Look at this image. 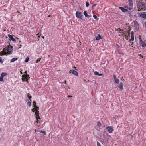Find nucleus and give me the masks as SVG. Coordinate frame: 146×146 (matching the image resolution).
I'll return each instance as SVG.
<instances>
[{"mask_svg":"<svg viewBox=\"0 0 146 146\" xmlns=\"http://www.w3.org/2000/svg\"><path fill=\"white\" fill-rule=\"evenodd\" d=\"M143 4L142 2H141L140 1H139L137 3V7L138 8V11H139L142 9L143 10H145Z\"/></svg>","mask_w":146,"mask_h":146,"instance_id":"nucleus-1","label":"nucleus"},{"mask_svg":"<svg viewBox=\"0 0 146 146\" xmlns=\"http://www.w3.org/2000/svg\"><path fill=\"white\" fill-rule=\"evenodd\" d=\"M13 49V47L12 46L10 45H9V46H8V48L7 49V51L6 52L7 54H11Z\"/></svg>","mask_w":146,"mask_h":146,"instance_id":"nucleus-2","label":"nucleus"},{"mask_svg":"<svg viewBox=\"0 0 146 146\" xmlns=\"http://www.w3.org/2000/svg\"><path fill=\"white\" fill-rule=\"evenodd\" d=\"M30 77L29 76V75L27 74L26 75H23L22 76V80L23 81H26L27 82H28V78H29Z\"/></svg>","mask_w":146,"mask_h":146,"instance_id":"nucleus-3","label":"nucleus"},{"mask_svg":"<svg viewBox=\"0 0 146 146\" xmlns=\"http://www.w3.org/2000/svg\"><path fill=\"white\" fill-rule=\"evenodd\" d=\"M130 30H129L128 32V35H127L125 34L126 32L125 31L120 32V33H121V34L123 36L125 37V38H127L130 36Z\"/></svg>","mask_w":146,"mask_h":146,"instance_id":"nucleus-4","label":"nucleus"},{"mask_svg":"<svg viewBox=\"0 0 146 146\" xmlns=\"http://www.w3.org/2000/svg\"><path fill=\"white\" fill-rule=\"evenodd\" d=\"M106 129L110 133H112L114 131V129L112 126L107 127L106 128Z\"/></svg>","mask_w":146,"mask_h":146,"instance_id":"nucleus-5","label":"nucleus"},{"mask_svg":"<svg viewBox=\"0 0 146 146\" xmlns=\"http://www.w3.org/2000/svg\"><path fill=\"white\" fill-rule=\"evenodd\" d=\"M76 17L78 18H79L82 19H83V15H82L80 12L77 11L76 12Z\"/></svg>","mask_w":146,"mask_h":146,"instance_id":"nucleus-6","label":"nucleus"},{"mask_svg":"<svg viewBox=\"0 0 146 146\" xmlns=\"http://www.w3.org/2000/svg\"><path fill=\"white\" fill-rule=\"evenodd\" d=\"M139 39L140 42V45L142 46V47H144L146 46L145 42L144 41H142L141 38L140 36H139Z\"/></svg>","mask_w":146,"mask_h":146,"instance_id":"nucleus-7","label":"nucleus"},{"mask_svg":"<svg viewBox=\"0 0 146 146\" xmlns=\"http://www.w3.org/2000/svg\"><path fill=\"white\" fill-rule=\"evenodd\" d=\"M69 72L70 73H72L75 76H77L78 74L77 72L74 70H70Z\"/></svg>","mask_w":146,"mask_h":146,"instance_id":"nucleus-8","label":"nucleus"},{"mask_svg":"<svg viewBox=\"0 0 146 146\" xmlns=\"http://www.w3.org/2000/svg\"><path fill=\"white\" fill-rule=\"evenodd\" d=\"M8 36L12 41H14V42L16 40H15V39L13 37L12 35H11L10 34H8Z\"/></svg>","mask_w":146,"mask_h":146,"instance_id":"nucleus-9","label":"nucleus"},{"mask_svg":"<svg viewBox=\"0 0 146 146\" xmlns=\"http://www.w3.org/2000/svg\"><path fill=\"white\" fill-rule=\"evenodd\" d=\"M129 2V6L132 7L133 6V2L132 0H128Z\"/></svg>","mask_w":146,"mask_h":146,"instance_id":"nucleus-10","label":"nucleus"},{"mask_svg":"<svg viewBox=\"0 0 146 146\" xmlns=\"http://www.w3.org/2000/svg\"><path fill=\"white\" fill-rule=\"evenodd\" d=\"M83 14L86 17H87L88 18H89L91 17V15H88L86 13V12L85 11L84 12Z\"/></svg>","mask_w":146,"mask_h":146,"instance_id":"nucleus-11","label":"nucleus"},{"mask_svg":"<svg viewBox=\"0 0 146 146\" xmlns=\"http://www.w3.org/2000/svg\"><path fill=\"white\" fill-rule=\"evenodd\" d=\"M119 9L123 12H126L127 11V10L125 9L122 7H119Z\"/></svg>","mask_w":146,"mask_h":146,"instance_id":"nucleus-12","label":"nucleus"},{"mask_svg":"<svg viewBox=\"0 0 146 146\" xmlns=\"http://www.w3.org/2000/svg\"><path fill=\"white\" fill-rule=\"evenodd\" d=\"M7 54L6 52L3 51L0 52V55H7Z\"/></svg>","mask_w":146,"mask_h":146,"instance_id":"nucleus-13","label":"nucleus"},{"mask_svg":"<svg viewBox=\"0 0 146 146\" xmlns=\"http://www.w3.org/2000/svg\"><path fill=\"white\" fill-rule=\"evenodd\" d=\"M95 75H98V76H101L103 75V74H99L98 72L95 71L94 72Z\"/></svg>","mask_w":146,"mask_h":146,"instance_id":"nucleus-14","label":"nucleus"},{"mask_svg":"<svg viewBox=\"0 0 146 146\" xmlns=\"http://www.w3.org/2000/svg\"><path fill=\"white\" fill-rule=\"evenodd\" d=\"M134 23L135 27H139V25L138 23L136 21H134Z\"/></svg>","mask_w":146,"mask_h":146,"instance_id":"nucleus-15","label":"nucleus"},{"mask_svg":"<svg viewBox=\"0 0 146 146\" xmlns=\"http://www.w3.org/2000/svg\"><path fill=\"white\" fill-rule=\"evenodd\" d=\"M140 16L143 18L146 19V14H141Z\"/></svg>","mask_w":146,"mask_h":146,"instance_id":"nucleus-16","label":"nucleus"},{"mask_svg":"<svg viewBox=\"0 0 146 146\" xmlns=\"http://www.w3.org/2000/svg\"><path fill=\"white\" fill-rule=\"evenodd\" d=\"M123 85L122 83H120L119 86V87L120 89L121 90H122L123 89Z\"/></svg>","mask_w":146,"mask_h":146,"instance_id":"nucleus-17","label":"nucleus"},{"mask_svg":"<svg viewBox=\"0 0 146 146\" xmlns=\"http://www.w3.org/2000/svg\"><path fill=\"white\" fill-rule=\"evenodd\" d=\"M102 38L101 37V36L99 34H98V36L96 38V40H99L100 39H102Z\"/></svg>","mask_w":146,"mask_h":146,"instance_id":"nucleus-18","label":"nucleus"},{"mask_svg":"<svg viewBox=\"0 0 146 146\" xmlns=\"http://www.w3.org/2000/svg\"><path fill=\"white\" fill-rule=\"evenodd\" d=\"M39 112L38 110L36 111L35 113V115L36 116H39Z\"/></svg>","mask_w":146,"mask_h":146,"instance_id":"nucleus-19","label":"nucleus"},{"mask_svg":"<svg viewBox=\"0 0 146 146\" xmlns=\"http://www.w3.org/2000/svg\"><path fill=\"white\" fill-rule=\"evenodd\" d=\"M17 60V58H12L11 60V62H14V61H16Z\"/></svg>","mask_w":146,"mask_h":146,"instance_id":"nucleus-20","label":"nucleus"},{"mask_svg":"<svg viewBox=\"0 0 146 146\" xmlns=\"http://www.w3.org/2000/svg\"><path fill=\"white\" fill-rule=\"evenodd\" d=\"M97 125L99 127H100L101 126V122L100 121L98 122Z\"/></svg>","mask_w":146,"mask_h":146,"instance_id":"nucleus-21","label":"nucleus"},{"mask_svg":"<svg viewBox=\"0 0 146 146\" xmlns=\"http://www.w3.org/2000/svg\"><path fill=\"white\" fill-rule=\"evenodd\" d=\"M41 60V58H39L38 59L36 60L35 61V63H37L39 62L40 61V60Z\"/></svg>","mask_w":146,"mask_h":146,"instance_id":"nucleus-22","label":"nucleus"},{"mask_svg":"<svg viewBox=\"0 0 146 146\" xmlns=\"http://www.w3.org/2000/svg\"><path fill=\"white\" fill-rule=\"evenodd\" d=\"M131 39L129 40V41H133L134 40V35H131Z\"/></svg>","mask_w":146,"mask_h":146,"instance_id":"nucleus-23","label":"nucleus"},{"mask_svg":"<svg viewBox=\"0 0 146 146\" xmlns=\"http://www.w3.org/2000/svg\"><path fill=\"white\" fill-rule=\"evenodd\" d=\"M7 74L6 73L3 72L2 73L1 75L3 77L4 76H5L7 75Z\"/></svg>","mask_w":146,"mask_h":146,"instance_id":"nucleus-24","label":"nucleus"},{"mask_svg":"<svg viewBox=\"0 0 146 146\" xmlns=\"http://www.w3.org/2000/svg\"><path fill=\"white\" fill-rule=\"evenodd\" d=\"M114 80L115 81V83H119V79L116 78Z\"/></svg>","mask_w":146,"mask_h":146,"instance_id":"nucleus-25","label":"nucleus"},{"mask_svg":"<svg viewBox=\"0 0 146 146\" xmlns=\"http://www.w3.org/2000/svg\"><path fill=\"white\" fill-rule=\"evenodd\" d=\"M4 60L3 59L2 60V58L1 57H0V63L1 64H2Z\"/></svg>","mask_w":146,"mask_h":146,"instance_id":"nucleus-26","label":"nucleus"},{"mask_svg":"<svg viewBox=\"0 0 146 146\" xmlns=\"http://www.w3.org/2000/svg\"><path fill=\"white\" fill-rule=\"evenodd\" d=\"M139 29V27H135V31H137Z\"/></svg>","mask_w":146,"mask_h":146,"instance_id":"nucleus-27","label":"nucleus"},{"mask_svg":"<svg viewBox=\"0 0 146 146\" xmlns=\"http://www.w3.org/2000/svg\"><path fill=\"white\" fill-rule=\"evenodd\" d=\"M3 77L1 75L0 77V81H2L3 80Z\"/></svg>","mask_w":146,"mask_h":146,"instance_id":"nucleus-28","label":"nucleus"},{"mask_svg":"<svg viewBox=\"0 0 146 146\" xmlns=\"http://www.w3.org/2000/svg\"><path fill=\"white\" fill-rule=\"evenodd\" d=\"M33 104L34 107H35L36 106V102L35 101L33 102Z\"/></svg>","mask_w":146,"mask_h":146,"instance_id":"nucleus-29","label":"nucleus"},{"mask_svg":"<svg viewBox=\"0 0 146 146\" xmlns=\"http://www.w3.org/2000/svg\"><path fill=\"white\" fill-rule=\"evenodd\" d=\"M143 3V7H144V8L145 7H146V3L145 2H142Z\"/></svg>","mask_w":146,"mask_h":146,"instance_id":"nucleus-30","label":"nucleus"},{"mask_svg":"<svg viewBox=\"0 0 146 146\" xmlns=\"http://www.w3.org/2000/svg\"><path fill=\"white\" fill-rule=\"evenodd\" d=\"M29 58L28 57L27 58L25 59V62H28V61H29Z\"/></svg>","mask_w":146,"mask_h":146,"instance_id":"nucleus-31","label":"nucleus"},{"mask_svg":"<svg viewBox=\"0 0 146 146\" xmlns=\"http://www.w3.org/2000/svg\"><path fill=\"white\" fill-rule=\"evenodd\" d=\"M28 104L29 105V107H30L31 105V102H30L29 101H28Z\"/></svg>","mask_w":146,"mask_h":146,"instance_id":"nucleus-32","label":"nucleus"},{"mask_svg":"<svg viewBox=\"0 0 146 146\" xmlns=\"http://www.w3.org/2000/svg\"><path fill=\"white\" fill-rule=\"evenodd\" d=\"M86 7H88L89 5V3L88 2H86Z\"/></svg>","mask_w":146,"mask_h":146,"instance_id":"nucleus-33","label":"nucleus"},{"mask_svg":"<svg viewBox=\"0 0 146 146\" xmlns=\"http://www.w3.org/2000/svg\"><path fill=\"white\" fill-rule=\"evenodd\" d=\"M34 108H35L36 111L38 110H39V108L37 106H36L34 107Z\"/></svg>","mask_w":146,"mask_h":146,"instance_id":"nucleus-34","label":"nucleus"},{"mask_svg":"<svg viewBox=\"0 0 146 146\" xmlns=\"http://www.w3.org/2000/svg\"><path fill=\"white\" fill-rule=\"evenodd\" d=\"M40 132L41 133H42L43 134H44L45 135H46V132L44 131H43V130H41L40 131Z\"/></svg>","mask_w":146,"mask_h":146,"instance_id":"nucleus-35","label":"nucleus"},{"mask_svg":"<svg viewBox=\"0 0 146 146\" xmlns=\"http://www.w3.org/2000/svg\"><path fill=\"white\" fill-rule=\"evenodd\" d=\"M36 120H38V119H40V117H39V116H36Z\"/></svg>","mask_w":146,"mask_h":146,"instance_id":"nucleus-36","label":"nucleus"},{"mask_svg":"<svg viewBox=\"0 0 146 146\" xmlns=\"http://www.w3.org/2000/svg\"><path fill=\"white\" fill-rule=\"evenodd\" d=\"M97 146H101L100 143L98 142H97Z\"/></svg>","mask_w":146,"mask_h":146,"instance_id":"nucleus-37","label":"nucleus"},{"mask_svg":"<svg viewBox=\"0 0 146 146\" xmlns=\"http://www.w3.org/2000/svg\"><path fill=\"white\" fill-rule=\"evenodd\" d=\"M93 17H94V19H96V18H97V16H96V15H93Z\"/></svg>","mask_w":146,"mask_h":146,"instance_id":"nucleus-38","label":"nucleus"},{"mask_svg":"<svg viewBox=\"0 0 146 146\" xmlns=\"http://www.w3.org/2000/svg\"><path fill=\"white\" fill-rule=\"evenodd\" d=\"M35 110H36V109H35V108H33V109H32V111L33 112H34Z\"/></svg>","mask_w":146,"mask_h":146,"instance_id":"nucleus-39","label":"nucleus"},{"mask_svg":"<svg viewBox=\"0 0 146 146\" xmlns=\"http://www.w3.org/2000/svg\"><path fill=\"white\" fill-rule=\"evenodd\" d=\"M28 98L31 101V100L30 99L31 98V96H29V95H28Z\"/></svg>","mask_w":146,"mask_h":146,"instance_id":"nucleus-40","label":"nucleus"},{"mask_svg":"<svg viewBox=\"0 0 146 146\" xmlns=\"http://www.w3.org/2000/svg\"><path fill=\"white\" fill-rule=\"evenodd\" d=\"M131 35H134V32L133 31L131 32Z\"/></svg>","mask_w":146,"mask_h":146,"instance_id":"nucleus-41","label":"nucleus"},{"mask_svg":"<svg viewBox=\"0 0 146 146\" xmlns=\"http://www.w3.org/2000/svg\"><path fill=\"white\" fill-rule=\"evenodd\" d=\"M113 78H114V80H115V79H116V76H115V75H113Z\"/></svg>","mask_w":146,"mask_h":146,"instance_id":"nucleus-42","label":"nucleus"},{"mask_svg":"<svg viewBox=\"0 0 146 146\" xmlns=\"http://www.w3.org/2000/svg\"><path fill=\"white\" fill-rule=\"evenodd\" d=\"M118 31H122V30L120 28H119L118 29Z\"/></svg>","mask_w":146,"mask_h":146,"instance_id":"nucleus-43","label":"nucleus"},{"mask_svg":"<svg viewBox=\"0 0 146 146\" xmlns=\"http://www.w3.org/2000/svg\"><path fill=\"white\" fill-rule=\"evenodd\" d=\"M72 96L70 95H68L67 96V97H72Z\"/></svg>","mask_w":146,"mask_h":146,"instance_id":"nucleus-44","label":"nucleus"},{"mask_svg":"<svg viewBox=\"0 0 146 146\" xmlns=\"http://www.w3.org/2000/svg\"><path fill=\"white\" fill-rule=\"evenodd\" d=\"M127 8H128L129 10H131V9H132V8H130V7H129V8H128V7H127Z\"/></svg>","mask_w":146,"mask_h":146,"instance_id":"nucleus-45","label":"nucleus"},{"mask_svg":"<svg viewBox=\"0 0 146 146\" xmlns=\"http://www.w3.org/2000/svg\"><path fill=\"white\" fill-rule=\"evenodd\" d=\"M25 73L26 74H27V71H26L25 72Z\"/></svg>","mask_w":146,"mask_h":146,"instance_id":"nucleus-46","label":"nucleus"},{"mask_svg":"<svg viewBox=\"0 0 146 146\" xmlns=\"http://www.w3.org/2000/svg\"><path fill=\"white\" fill-rule=\"evenodd\" d=\"M36 122H37V123H38V120H37V121H36Z\"/></svg>","mask_w":146,"mask_h":146,"instance_id":"nucleus-47","label":"nucleus"},{"mask_svg":"<svg viewBox=\"0 0 146 146\" xmlns=\"http://www.w3.org/2000/svg\"><path fill=\"white\" fill-rule=\"evenodd\" d=\"M64 83L65 84H66V81L65 80L64 81Z\"/></svg>","mask_w":146,"mask_h":146,"instance_id":"nucleus-48","label":"nucleus"},{"mask_svg":"<svg viewBox=\"0 0 146 146\" xmlns=\"http://www.w3.org/2000/svg\"><path fill=\"white\" fill-rule=\"evenodd\" d=\"M96 4H94V5H93V6H96Z\"/></svg>","mask_w":146,"mask_h":146,"instance_id":"nucleus-49","label":"nucleus"},{"mask_svg":"<svg viewBox=\"0 0 146 146\" xmlns=\"http://www.w3.org/2000/svg\"><path fill=\"white\" fill-rule=\"evenodd\" d=\"M20 47H19V48H21V45H20Z\"/></svg>","mask_w":146,"mask_h":146,"instance_id":"nucleus-50","label":"nucleus"},{"mask_svg":"<svg viewBox=\"0 0 146 146\" xmlns=\"http://www.w3.org/2000/svg\"><path fill=\"white\" fill-rule=\"evenodd\" d=\"M21 74H22V72H21Z\"/></svg>","mask_w":146,"mask_h":146,"instance_id":"nucleus-51","label":"nucleus"},{"mask_svg":"<svg viewBox=\"0 0 146 146\" xmlns=\"http://www.w3.org/2000/svg\"><path fill=\"white\" fill-rule=\"evenodd\" d=\"M39 37H40V36H38V38Z\"/></svg>","mask_w":146,"mask_h":146,"instance_id":"nucleus-52","label":"nucleus"},{"mask_svg":"<svg viewBox=\"0 0 146 146\" xmlns=\"http://www.w3.org/2000/svg\"><path fill=\"white\" fill-rule=\"evenodd\" d=\"M38 35V34H37V35Z\"/></svg>","mask_w":146,"mask_h":146,"instance_id":"nucleus-53","label":"nucleus"}]
</instances>
